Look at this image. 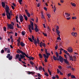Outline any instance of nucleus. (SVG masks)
<instances>
[{
    "instance_id": "1",
    "label": "nucleus",
    "mask_w": 79,
    "mask_h": 79,
    "mask_svg": "<svg viewBox=\"0 0 79 79\" xmlns=\"http://www.w3.org/2000/svg\"><path fill=\"white\" fill-rule=\"evenodd\" d=\"M53 58L54 60H57V61H60V62H61V63H63V62L64 61V59L61 56H59L58 59H57V57H56L55 55H53Z\"/></svg>"
},
{
    "instance_id": "2",
    "label": "nucleus",
    "mask_w": 79,
    "mask_h": 79,
    "mask_svg": "<svg viewBox=\"0 0 79 79\" xmlns=\"http://www.w3.org/2000/svg\"><path fill=\"white\" fill-rule=\"evenodd\" d=\"M5 10L6 12V15H7L8 13L9 15H10V11H9L10 10V7H9V6H8L7 5H6Z\"/></svg>"
},
{
    "instance_id": "3",
    "label": "nucleus",
    "mask_w": 79,
    "mask_h": 79,
    "mask_svg": "<svg viewBox=\"0 0 79 79\" xmlns=\"http://www.w3.org/2000/svg\"><path fill=\"white\" fill-rule=\"evenodd\" d=\"M9 13H10V15H9V14L8 13L7 14V15L6 14V15L7 16V18L8 19H11V14L12 13V11L10 10V12H9Z\"/></svg>"
},
{
    "instance_id": "4",
    "label": "nucleus",
    "mask_w": 79,
    "mask_h": 79,
    "mask_svg": "<svg viewBox=\"0 0 79 79\" xmlns=\"http://www.w3.org/2000/svg\"><path fill=\"white\" fill-rule=\"evenodd\" d=\"M40 40H39L38 38H37V40L35 41L34 43V44L36 45V47H37V44H40Z\"/></svg>"
},
{
    "instance_id": "5",
    "label": "nucleus",
    "mask_w": 79,
    "mask_h": 79,
    "mask_svg": "<svg viewBox=\"0 0 79 79\" xmlns=\"http://www.w3.org/2000/svg\"><path fill=\"white\" fill-rule=\"evenodd\" d=\"M45 54H43V56H45V57H46L47 58H48V57H49V56L50 55V54L49 53L47 52Z\"/></svg>"
},
{
    "instance_id": "6",
    "label": "nucleus",
    "mask_w": 79,
    "mask_h": 79,
    "mask_svg": "<svg viewBox=\"0 0 79 79\" xmlns=\"http://www.w3.org/2000/svg\"><path fill=\"white\" fill-rule=\"evenodd\" d=\"M7 29H14V27L12 24H10L7 25Z\"/></svg>"
},
{
    "instance_id": "7",
    "label": "nucleus",
    "mask_w": 79,
    "mask_h": 79,
    "mask_svg": "<svg viewBox=\"0 0 79 79\" xmlns=\"http://www.w3.org/2000/svg\"><path fill=\"white\" fill-rule=\"evenodd\" d=\"M25 57V56L22 55L21 54H20V58H19V61H22V60H21V59H23V58H24Z\"/></svg>"
},
{
    "instance_id": "8",
    "label": "nucleus",
    "mask_w": 79,
    "mask_h": 79,
    "mask_svg": "<svg viewBox=\"0 0 79 79\" xmlns=\"http://www.w3.org/2000/svg\"><path fill=\"white\" fill-rule=\"evenodd\" d=\"M7 58H8L9 60H11L13 58V56H10V54H8L6 56Z\"/></svg>"
},
{
    "instance_id": "9",
    "label": "nucleus",
    "mask_w": 79,
    "mask_h": 79,
    "mask_svg": "<svg viewBox=\"0 0 79 79\" xmlns=\"http://www.w3.org/2000/svg\"><path fill=\"white\" fill-rule=\"evenodd\" d=\"M19 19H20V21L21 23H22L24 21L23 16L21 15V14H20V15H19Z\"/></svg>"
},
{
    "instance_id": "10",
    "label": "nucleus",
    "mask_w": 79,
    "mask_h": 79,
    "mask_svg": "<svg viewBox=\"0 0 79 79\" xmlns=\"http://www.w3.org/2000/svg\"><path fill=\"white\" fill-rule=\"evenodd\" d=\"M27 58H28L29 59V60L31 61V60H34V58L33 57H31V56H27Z\"/></svg>"
},
{
    "instance_id": "11",
    "label": "nucleus",
    "mask_w": 79,
    "mask_h": 79,
    "mask_svg": "<svg viewBox=\"0 0 79 79\" xmlns=\"http://www.w3.org/2000/svg\"><path fill=\"white\" fill-rule=\"evenodd\" d=\"M31 25H29L28 26V28L30 33H32V30H31Z\"/></svg>"
},
{
    "instance_id": "12",
    "label": "nucleus",
    "mask_w": 79,
    "mask_h": 79,
    "mask_svg": "<svg viewBox=\"0 0 79 79\" xmlns=\"http://www.w3.org/2000/svg\"><path fill=\"white\" fill-rule=\"evenodd\" d=\"M19 56H20V55L19 54H17L15 56V60H18H18H19Z\"/></svg>"
},
{
    "instance_id": "13",
    "label": "nucleus",
    "mask_w": 79,
    "mask_h": 79,
    "mask_svg": "<svg viewBox=\"0 0 79 79\" xmlns=\"http://www.w3.org/2000/svg\"><path fill=\"white\" fill-rule=\"evenodd\" d=\"M28 73H27V74H32V75H33L34 74H35V72H30V71H28Z\"/></svg>"
},
{
    "instance_id": "14",
    "label": "nucleus",
    "mask_w": 79,
    "mask_h": 79,
    "mask_svg": "<svg viewBox=\"0 0 79 79\" xmlns=\"http://www.w3.org/2000/svg\"><path fill=\"white\" fill-rule=\"evenodd\" d=\"M71 34L72 35H73V36H75V37H76V36L77 35V33L76 32H72L71 33Z\"/></svg>"
},
{
    "instance_id": "15",
    "label": "nucleus",
    "mask_w": 79,
    "mask_h": 79,
    "mask_svg": "<svg viewBox=\"0 0 79 79\" xmlns=\"http://www.w3.org/2000/svg\"><path fill=\"white\" fill-rule=\"evenodd\" d=\"M20 45H21L22 47H23L25 46V44L23 43V42H21L20 43Z\"/></svg>"
},
{
    "instance_id": "16",
    "label": "nucleus",
    "mask_w": 79,
    "mask_h": 79,
    "mask_svg": "<svg viewBox=\"0 0 79 79\" xmlns=\"http://www.w3.org/2000/svg\"><path fill=\"white\" fill-rule=\"evenodd\" d=\"M21 53H22V55H23V56L25 55V56H26V57H27L28 56H27V55H26V53L23 52V51L22 52H21Z\"/></svg>"
},
{
    "instance_id": "17",
    "label": "nucleus",
    "mask_w": 79,
    "mask_h": 79,
    "mask_svg": "<svg viewBox=\"0 0 79 79\" xmlns=\"http://www.w3.org/2000/svg\"><path fill=\"white\" fill-rule=\"evenodd\" d=\"M69 52H73V49H71V48H69V49L68 50Z\"/></svg>"
},
{
    "instance_id": "18",
    "label": "nucleus",
    "mask_w": 79,
    "mask_h": 79,
    "mask_svg": "<svg viewBox=\"0 0 79 79\" xmlns=\"http://www.w3.org/2000/svg\"><path fill=\"white\" fill-rule=\"evenodd\" d=\"M32 36V40H34V41H33V43L34 42H35V41H36V40H35V37H34V36L33 35H31Z\"/></svg>"
},
{
    "instance_id": "19",
    "label": "nucleus",
    "mask_w": 79,
    "mask_h": 79,
    "mask_svg": "<svg viewBox=\"0 0 79 79\" xmlns=\"http://www.w3.org/2000/svg\"><path fill=\"white\" fill-rule=\"evenodd\" d=\"M18 42L17 45L18 47H19L20 46V43H21V42L19 40H17Z\"/></svg>"
},
{
    "instance_id": "20",
    "label": "nucleus",
    "mask_w": 79,
    "mask_h": 79,
    "mask_svg": "<svg viewBox=\"0 0 79 79\" xmlns=\"http://www.w3.org/2000/svg\"><path fill=\"white\" fill-rule=\"evenodd\" d=\"M22 52V51L19 49H18L17 51V53H21Z\"/></svg>"
},
{
    "instance_id": "21",
    "label": "nucleus",
    "mask_w": 79,
    "mask_h": 79,
    "mask_svg": "<svg viewBox=\"0 0 79 79\" xmlns=\"http://www.w3.org/2000/svg\"><path fill=\"white\" fill-rule=\"evenodd\" d=\"M41 15L42 18L43 19H44L45 17H44V14H43V12H41Z\"/></svg>"
},
{
    "instance_id": "22",
    "label": "nucleus",
    "mask_w": 79,
    "mask_h": 79,
    "mask_svg": "<svg viewBox=\"0 0 79 79\" xmlns=\"http://www.w3.org/2000/svg\"><path fill=\"white\" fill-rule=\"evenodd\" d=\"M23 17L24 18V19L26 21H27V17L25 15H23Z\"/></svg>"
},
{
    "instance_id": "23",
    "label": "nucleus",
    "mask_w": 79,
    "mask_h": 79,
    "mask_svg": "<svg viewBox=\"0 0 79 79\" xmlns=\"http://www.w3.org/2000/svg\"><path fill=\"white\" fill-rule=\"evenodd\" d=\"M1 3L2 7H5V3L4 2H2Z\"/></svg>"
},
{
    "instance_id": "24",
    "label": "nucleus",
    "mask_w": 79,
    "mask_h": 79,
    "mask_svg": "<svg viewBox=\"0 0 79 79\" xmlns=\"http://www.w3.org/2000/svg\"><path fill=\"white\" fill-rule=\"evenodd\" d=\"M69 59L70 60H72L73 61V57L72 56H70V55H69Z\"/></svg>"
},
{
    "instance_id": "25",
    "label": "nucleus",
    "mask_w": 79,
    "mask_h": 79,
    "mask_svg": "<svg viewBox=\"0 0 79 79\" xmlns=\"http://www.w3.org/2000/svg\"><path fill=\"white\" fill-rule=\"evenodd\" d=\"M34 30L35 32H37L39 31V30L38 28H35Z\"/></svg>"
},
{
    "instance_id": "26",
    "label": "nucleus",
    "mask_w": 79,
    "mask_h": 79,
    "mask_svg": "<svg viewBox=\"0 0 79 79\" xmlns=\"http://www.w3.org/2000/svg\"><path fill=\"white\" fill-rule=\"evenodd\" d=\"M44 61L45 62H46V63H47V59H48V58H47L46 57L44 56Z\"/></svg>"
},
{
    "instance_id": "27",
    "label": "nucleus",
    "mask_w": 79,
    "mask_h": 79,
    "mask_svg": "<svg viewBox=\"0 0 79 79\" xmlns=\"http://www.w3.org/2000/svg\"><path fill=\"white\" fill-rule=\"evenodd\" d=\"M71 4L72 5V6H76V4L74 3L71 2Z\"/></svg>"
},
{
    "instance_id": "28",
    "label": "nucleus",
    "mask_w": 79,
    "mask_h": 79,
    "mask_svg": "<svg viewBox=\"0 0 79 79\" xmlns=\"http://www.w3.org/2000/svg\"><path fill=\"white\" fill-rule=\"evenodd\" d=\"M28 40L30 42H33V40H32V39H31V38L30 37L28 38Z\"/></svg>"
},
{
    "instance_id": "29",
    "label": "nucleus",
    "mask_w": 79,
    "mask_h": 79,
    "mask_svg": "<svg viewBox=\"0 0 79 79\" xmlns=\"http://www.w3.org/2000/svg\"><path fill=\"white\" fill-rule=\"evenodd\" d=\"M56 55L57 56V58H58V56H59V54H58V52H56Z\"/></svg>"
},
{
    "instance_id": "30",
    "label": "nucleus",
    "mask_w": 79,
    "mask_h": 79,
    "mask_svg": "<svg viewBox=\"0 0 79 79\" xmlns=\"http://www.w3.org/2000/svg\"><path fill=\"white\" fill-rule=\"evenodd\" d=\"M65 15H67V16H68V17H69V16H70V14H68V13H65Z\"/></svg>"
},
{
    "instance_id": "31",
    "label": "nucleus",
    "mask_w": 79,
    "mask_h": 79,
    "mask_svg": "<svg viewBox=\"0 0 79 79\" xmlns=\"http://www.w3.org/2000/svg\"><path fill=\"white\" fill-rule=\"evenodd\" d=\"M39 56L40 58H43L42 55V54L40 53L39 54Z\"/></svg>"
},
{
    "instance_id": "32",
    "label": "nucleus",
    "mask_w": 79,
    "mask_h": 79,
    "mask_svg": "<svg viewBox=\"0 0 79 79\" xmlns=\"http://www.w3.org/2000/svg\"><path fill=\"white\" fill-rule=\"evenodd\" d=\"M30 24L31 26H34V23L33 22H32L31 21H30Z\"/></svg>"
},
{
    "instance_id": "33",
    "label": "nucleus",
    "mask_w": 79,
    "mask_h": 79,
    "mask_svg": "<svg viewBox=\"0 0 79 79\" xmlns=\"http://www.w3.org/2000/svg\"><path fill=\"white\" fill-rule=\"evenodd\" d=\"M71 78H73L74 79H76V77H75V76H74V75H73L71 76Z\"/></svg>"
},
{
    "instance_id": "34",
    "label": "nucleus",
    "mask_w": 79,
    "mask_h": 79,
    "mask_svg": "<svg viewBox=\"0 0 79 79\" xmlns=\"http://www.w3.org/2000/svg\"><path fill=\"white\" fill-rule=\"evenodd\" d=\"M23 2V0H19V3L20 5H21L22 4V3H21V2Z\"/></svg>"
},
{
    "instance_id": "35",
    "label": "nucleus",
    "mask_w": 79,
    "mask_h": 79,
    "mask_svg": "<svg viewBox=\"0 0 79 79\" xmlns=\"http://www.w3.org/2000/svg\"><path fill=\"white\" fill-rule=\"evenodd\" d=\"M25 31H23L22 32V34L23 35H25Z\"/></svg>"
},
{
    "instance_id": "36",
    "label": "nucleus",
    "mask_w": 79,
    "mask_h": 79,
    "mask_svg": "<svg viewBox=\"0 0 79 79\" xmlns=\"http://www.w3.org/2000/svg\"><path fill=\"white\" fill-rule=\"evenodd\" d=\"M30 63L31 64H32V65H34V63L32 61H30Z\"/></svg>"
},
{
    "instance_id": "37",
    "label": "nucleus",
    "mask_w": 79,
    "mask_h": 79,
    "mask_svg": "<svg viewBox=\"0 0 79 79\" xmlns=\"http://www.w3.org/2000/svg\"><path fill=\"white\" fill-rule=\"evenodd\" d=\"M42 67H39V68L38 69V70H39V71H41V70H42Z\"/></svg>"
},
{
    "instance_id": "38",
    "label": "nucleus",
    "mask_w": 79,
    "mask_h": 79,
    "mask_svg": "<svg viewBox=\"0 0 79 79\" xmlns=\"http://www.w3.org/2000/svg\"><path fill=\"white\" fill-rule=\"evenodd\" d=\"M56 31L57 34H60V32L59 31V30H56Z\"/></svg>"
},
{
    "instance_id": "39",
    "label": "nucleus",
    "mask_w": 79,
    "mask_h": 79,
    "mask_svg": "<svg viewBox=\"0 0 79 79\" xmlns=\"http://www.w3.org/2000/svg\"><path fill=\"white\" fill-rule=\"evenodd\" d=\"M44 75H45V76H47V77H48V73H47L46 72L45 73Z\"/></svg>"
},
{
    "instance_id": "40",
    "label": "nucleus",
    "mask_w": 79,
    "mask_h": 79,
    "mask_svg": "<svg viewBox=\"0 0 79 79\" xmlns=\"http://www.w3.org/2000/svg\"><path fill=\"white\" fill-rule=\"evenodd\" d=\"M65 63H66V64H68V65H69L70 64H69V62H68V61H67L66 62H65Z\"/></svg>"
},
{
    "instance_id": "41",
    "label": "nucleus",
    "mask_w": 79,
    "mask_h": 79,
    "mask_svg": "<svg viewBox=\"0 0 79 79\" xmlns=\"http://www.w3.org/2000/svg\"><path fill=\"white\" fill-rule=\"evenodd\" d=\"M47 16H48V18H50L51 17L50 15L49 14H47Z\"/></svg>"
},
{
    "instance_id": "42",
    "label": "nucleus",
    "mask_w": 79,
    "mask_h": 79,
    "mask_svg": "<svg viewBox=\"0 0 79 79\" xmlns=\"http://www.w3.org/2000/svg\"><path fill=\"white\" fill-rule=\"evenodd\" d=\"M34 26H35V28H37L38 27H37V24L35 23L34 24Z\"/></svg>"
},
{
    "instance_id": "43",
    "label": "nucleus",
    "mask_w": 79,
    "mask_h": 79,
    "mask_svg": "<svg viewBox=\"0 0 79 79\" xmlns=\"http://www.w3.org/2000/svg\"><path fill=\"white\" fill-rule=\"evenodd\" d=\"M57 40H61V38H60V37H58L57 38Z\"/></svg>"
},
{
    "instance_id": "44",
    "label": "nucleus",
    "mask_w": 79,
    "mask_h": 79,
    "mask_svg": "<svg viewBox=\"0 0 79 79\" xmlns=\"http://www.w3.org/2000/svg\"><path fill=\"white\" fill-rule=\"evenodd\" d=\"M27 15L28 17H30L31 15H30V14H29V13H28L27 14Z\"/></svg>"
},
{
    "instance_id": "45",
    "label": "nucleus",
    "mask_w": 79,
    "mask_h": 79,
    "mask_svg": "<svg viewBox=\"0 0 79 79\" xmlns=\"http://www.w3.org/2000/svg\"><path fill=\"white\" fill-rule=\"evenodd\" d=\"M2 16H5L6 15V13H3L2 14Z\"/></svg>"
},
{
    "instance_id": "46",
    "label": "nucleus",
    "mask_w": 79,
    "mask_h": 79,
    "mask_svg": "<svg viewBox=\"0 0 79 79\" xmlns=\"http://www.w3.org/2000/svg\"><path fill=\"white\" fill-rule=\"evenodd\" d=\"M5 52V51H4L3 49H2L1 50V53H4V52Z\"/></svg>"
},
{
    "instance_id": "47",
    "label": "nucleus",
    "mask_w": 79,
    "mask_h": 79,
    "mask_svg": "<svg viewBox=\"0 0 79 79\" xmlns=\"http://www.w3.org/2000/svg\"><path fill=\"white\" fill-rule=\"evenodd\" d=\"M8 48H4V50H5V52H6V51H7V50H8Z\"/></svg>"
},
{
    "instance_id": "48",
    "label": "nucleus",
    "mask_w": 79,
    "mask_h": 79,
    "mask_svg": "<svg viewBox=\"0 0 79 79\" xmlns=\"http://www.w3.org/2000/svg\"><path fill=\"white\" fill-rule=\"evenodd\" d=\"M37 76H38V77H41V75H40V74L38 73L37 74Z\"/></svg>"
},
{
    "instance_id": "49",
    "label": "nucleus",
    "mask_w": 79,
    "mask_h": 79,
    "mask_svg": "<svg viewBox=\"0 0 79 79\" xmlns=\"http://www.w3.org/2000/svg\"><path fill=\"white\" fill-rule=\"evenodd\" d=\"M45 50H44V52L45 53H48V52L47 51V49H46V48H45Z\"/></svg>"
},
{
    "instance_id": "50",
    "label": "nucleus",
    "mask_w": 79,
    "mask_h": 79,
    "mask_svg": "<svg viewBox=\"0 0 79 79\" xmlns=\"http://www.w3.org/2000/svg\"><path fill=\"white\" fill-rule=\"evenodd\" d=\"M6 28L5 27H3V30L4 31H6Z\"/></svg>"
},
{
    "instance_id": "51",
    "label": "nucleus",
    "mask_w": 79,
    "mask_h": 79,
    "mask_svg": "<svg viewBox=\"0 0 79 79\" xmlns=\"http://www.w3.org/2000/svg\"><path fill=\"white\" fill-rule=\"evenodd\" d=\"M56 30H58V29H59V27H58V26H56Z\"/></svg>"
},
{
    "instance_id": "52",
    "label": "nucleus",
    "mask_w": 79,
    "mask_h": 79,
    "mask_svg": "<svg viewBox=\"0 0 79 79\" xmlns=\"http://www.w3.org/2000/svg\"><path fill=\"white\" fill-rule=\"evenodd\" d=\"M71 73H69L67 74V76L68 77H69V76H71Z\"/></svg>"
},
{
    "instance_id": "53",
    "label": "nucleus",
    "mask_w": 79,
    "mask_h": 79,
    "mask_svg": "<svg viewBox=\"0 0 79 79\" xmlns=\"http://www.w3.org/2000/svg\"><path fill=\"white\" fill-rule=\"evenodd\" d=\"M55 50H57L58 48V44H57L56 46L55 47Z\"/></svg>"
},
{
    "instance_id": "54",
    "label": "nucleus",
    "mask_w": 79,
    "mask_h": 79,
    "mask_svg": "<svg viewBox=\"0 0 79 79\" xmlns=\"http://www.w3.org/2000/svg\"><path fill=\"white\" fill-rule=\"evenodd\" d=\"M42 46L43 47H45V43H43L42 44Z\"/></svg>"
},
{
    "instance_id": "55",
    "label": "nucleus",
    "mask_w": 79,
    "mask_h": 79,
    "mask_svg": "<svg viewBox=\"0 0 79 79\" xmlns=\"http://www.w3.org/2000/svg\"><path fill=\"white\" fill-rule=\"evenodd\" d=\"M56 7H55V6H54V13L55 12V11H56Z\"/></svg>"
},
{
    "instance_id": "56",
    "label": "nucleus",
    "mask_w": 79,
    "mask_h": 79,
    "mask_svg": "<svg viewBox=\"0 0 79 79\" xmlns=\"http://www.w3.org/2000/svg\"><path fill=\"white\" fill-rule=\"evenodd\" d=\"M72 19H76V17H73Z\"/></svg>"
},
{
    "instance_id": "57",
    "label": "nucleus",
    "mask_w": 79,
    "mask_h": 79,
    "mask_svg": "<svg viewBox=\"0 0 79 79\" xmlns=\"http://www.w3.org/2000/svg\"><path fill=\"white\" fill-rule=\"evenodd\" d=\"M60 75H61V76H63V74L62 73L61 71H60Z\"/></svg>"
},
{
    "instance_id": "58",
    "label": "nucleus",
    "mask_w": 79,
    "mask_h": 79,
    "mask_svg": "<svg viewBox=\"0 0 79 79\" xmlns=\"http://www.w3.org/2000/svg\"><path fill=\"white\" fill-rule=\"evenodd\" d=\"M67 68H71V66H67Z\"/></svg>"
},
{
    "instance_id": "59",
    "label": "nucleus",
    "mask_w": 79,
    "mask_h": 79,
    "mask_svg": "<svg viewBox=\"0 0 79 79\" xmlns=\"http://www.w3.org/2000/svg\"><path fill=\"white\" fill-rule=\"evenodd\" d=\"M60 71L59 70V69H57V73L58 74H59V73H60Z\"/></svg>"
},
{
    "instance_id": "60",
    "label": "nucleus",
    "mask_w": 79,
    "mask_h": 79,
    "mask_svg": "<svg viewBox=\"0 0 79 79\" xmlns=\"http://www.w3.org/2000/svg\"><path fill=\"white\" fill-rule=\"evenodd\" d=\"M25 11L26 14H27V13H29V12H28L27 11V10H25Z\"/></svg>"
},
{
    "instance_id": "61",
    "label": "nucleus",
    "mask_w": 79,
    "mask_h": 79,
    "mask_svg": "<svg viewBox=\"0 0 79 79\" xmlns=\"http://www.w3.org/2000/svg\"><path fill=\"white\" fill-rule=\"evenodd\" d=\"M11 6L12 7V9H13V10H15V7H14V6L12 5Z\"/></svg>"
},
{
    "instance_id": "62",
    "label": "nucleus",
    "mask_w": 79,
    "mask_h": 79,
    "mask_svg": "<svg viewBox=\"0 0 79 79\" xmlns=\"http://www.w3.org/2000/svg\"><path fill=\"white\" fill-rule=\"evenodd\" d=\"M12 5L14 6H16V5L15 4V3H13L12 4Z\"/></svg>"
},
{
    "instance_id": "63",
    "label": "nucleus",
    "mask_w": 79,
    "mask_h": 79,
    "mask_svg": "<svg viewBox=\"0 0 79 79\" xmlns=\"http://www.w3.org/2000/svg\"><path fill=\"white\" fill-rule=\"evenodd\" d=\"M7 53H10V50L9 49L7 50Z\"/></svg>"
},
{
    "instance_id": "64",
    "label": "nucleus",
    "mask_w": 79,
    "mask_h": 79,
    "mask_svg": "<svg viewBox=\"0 0 79 79\" xmlns=\"http://www.w3.org/2000/svg\"><path fill=\"white\" fill-rule=\"evenodd\" d=\"M68 60L66 59H64V61L65 63H66Z\"/></svg>"
}]
</instances>
